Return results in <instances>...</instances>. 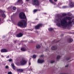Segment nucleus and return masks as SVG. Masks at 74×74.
Wrapping results in <instances>:
<instances>
[{"label": "nucleus", "instance_id": "28", "mask_svg": "<svg viewBox=\"0 0 74 74\" xmlns=\"http://www.w3.org/2000/svg\"><path fill=\"white\" fill-rule=\"evenodd\" d=\"M8 74H12V73H11V72H8Z\"/></svg>", "mask_w": 74, "mask_h": 74}, {"label": "nucleus", "instance_id": "8", "mask_svg": "<svg viewBox=\"0 0 74 74\" xmlns=\"http://www.w3.org/2000/svg\"><path fill=\"white\" fill-rule=\"evenodd\" d=\"M23 36V34L22 33H20L18 34H17L16 35V36L17 37H22Z\"/></svg>", "mask_w": 74, "mask_h": 74}, {"label": "nucleus", "instance_id": "14", "mask_svg": "<svg viewBox=\"0 0 74 74\" xmlns=\"http://www.w3.org/2000/svg\"><path fill=\"white\" fill-rule=\"evenodd\" d=\"M73 40L72 39H69L68 40V42H73Z\"/></svg>", "mask_w": 74, "mask_h": 74}, {"label": "nucleus", "instance_id": "10", "mask_svg": "<svg viewBox=\"0 0 74 74\" xmlns=\"http://www.w3.org/2000/svg\"><path fill=\"white\" fill-rule=\"evenodd\" d=\"M8 51L7 50L5 49H3L1 50V52L3 53V52H8Z\"/></svg>", "mask_w": 74, "mask_h": 74}, {"label": "nucleus", "instance_id": "34", "mask_svg": "<svg viewBox=\"0 0 74 74\" xmlns=\"http://www.w3.org/2000/svg\"><path fill=\"white\" fill-rule=\"evenodd\" d=\"M58 0H54V1H55V2H56V1H57Z\"/></svg>", "mask_w": 74, "mask_h": 74}, {"label": "nucleus", "instance_id": "23", "mask_svg": "<svg viewBox=\"0 0 74 74\" xmlns=\"http://www.w3.org/2000/svg\"><path fill=\"white\" fill-rule=\"evenodd\" d=\"M54 62L55 61L54 60H51L50 62L51 63H54Z\"/></svg>", "mask_w": 74, "mask_h": 74}, {"label": "nucleus", "instance_id": "29", "mask_svg": "<svg viewBox=\"0 0 74 74\" xmlns=\"http://www.w3.org/2000/svg\"><path fill=\"white\" fill-rule=\"evenodd\" d=\"M9 62H11V61H12V59H10L9 60Z\"/></svg>", "mask_w": 74, "mask_h": 74}, {"label": "nucleus", "instance_id": "24", "mask_svg": "<svg viewBox=\"0 0 74 74\" xmlns=\"http://www.w3.org/2000/svg\"><path fill=\"white\" fill-rule=\"evenodd\" d=\"M36 58V55H33V58L34 59H35Z\"/></svg>", "mask_w": 74, "mask_h": 74}, {"label": "nucleus", "instance_id": "21", "mask_svg": "<svg viewBox=\"0 0 74 74\" xmlns=\"http://www.w3.org/2000/svg\"><path fill=\"white\" fill-rule=\"evenodd\" d=\"M36 48H40V45H37L36 46Z\"/></svg>", "mask_w": 74, "mask_h": 74}, {"label": "nucleus", "instance_id": "37", "mask_svg": "<svg viewBox=\"0 0 74 74\" xmlns=\"http://www.w3.org/2000/svg\"><path fill=\"white\" fill-rule=\"evenodd\" d=\"M11 19L12 21V17H11Z\"/></svg>", "mask_w": 74, "mask_h": 74}, {"label": "nucleus", "instance_id": "39", "mask_svg": "<svg viewBox=\"0 0 74 74\" xmlns=\"http://www.w3.org/2000/svg\"><path fill=\"white\" fill-rule=\"evenodd\" d=\"M45 14H46V13H44Z\"/></svg>", "mask_w": 74, "mask_h": 74}, {"label": "nucleus", "instance_id": "18", "mask_svg": "<svg viewBox=\"0 0 74 74\" xmlns=\"http://www.w3.org/2000/svg\"><path fill=\"white\" fill-rule=\"evenodd\" d=\"M21 50L22 51H26V49L24 48H21Z\"/></svg>", "mask_w": 74, "mask_h": 74}, {"label": "nucleus", "instance_id": "38", "mask_svg": "<svg viewBox=\"0 0 74 74\" xmlns=\"http://www.w3.org/2000/svg\"><path fill=\"white\" fill-rule=\"evenodd\" d=\"M26 0V1H29V0Z\"/></svg>", "mask_w": 74, "mask_h": 74}, {"label": "nucleus", "instance_id": "1", "mask_svg": "<svg viewBox=\"0 0 74 74\" xmlns=\"http://www.w3.org/2000/svg\"><path fill=\"white\" fill-rule=\"evenodd\" d=\"M66 14L63 13L62 15L58 16L56 19L55 20V22L57 23L56 25L58 26H62L64 28H66L68 26H72L73 23H74V19L72 21H71L72 19V18L66 16L63 18V16H66Z\"/></svg>", "mask_w": 74, "mask_h": 74}, {"label": "nucleus", "instance_id": "7", "mask_svg": "<svg viewBox=\"0 0 74 74\" xmlns=\"http://www.w3.org/2000/svg\"><path fill=\"white\" fill-rule=\"evenodd\" d=\"M38 62L39 63H42L44 62V60L40 59H39L38 60Z\"/></svg>", "mask_w": 74, "mask_h": 74}, {"label": "nucleus", "instance_id": "31", "mask_svg": "<svg viewBox=\"0 0 74 74\" xmlns=\"http://www.w3.org/2000/svg\"><path fill=\"white\" fill-rule=\"evenodd\" d=\"M33 42V41L32 40H31L30 41V42Z\"/></svg>", "mask_w": 74, "mask_h": 74}, {"label": "nucleus", "instance_id": "25", "mask_svg": "<svg viewBox=\"0 0 74 74\" xmlns=\"http://www.w3.org/2000/svg\"><path fill=\"white\" fill-rule=\"evenodd\" d=\"M16 9V8H15V7H14L13 8V10H15Z\"/></svg>", "mask_w": 74, "mask_h": 74}, {"label": "nucleus", "instance_id": "36", "mask_svg": "<svg viewBox=\"0 0 74 74\" xmlns=\"http://www.w3.org/2000/svg\"><path fill=\"white\" fill-rule=\"evenodd\" d=\"M1 22V18H0V22Z\"/></svg>", "mask_w": 74, "mask_h": 74}, {"label": "nucleus", "instance_id": "12", "mask_svg": "<svg viewBox=\"0 0 74 74\" xmlns=\"http://www.w3.org/2000/svg\"><path fill=\"white\" fill-rule=\"evenodd\" d=\"M49 1L50 2V3H52V4H54V5H55V4H56V3H55V2H53V1H52V0H49Z\"/></svg>", "mask_w": 74, "mask_h": 74}, {"label": "nucleus", "instance_id": "17", "mask_svg": "<svg viewBox=\"0 0 74 74\" xmlns=\"http://www.w3.org/2000/svg\"><path fill=\"white\" fill-rule=\"evenodd\" d=\"M55 48V46H54L51 47V49L52 50H54Z\"/></svg>", "mask_w": 74, "mask_h": 74}, {"label": "nucleus", "instance_id": "5", "mask_svg": "<svg viewBox=\"0 0 74 74\" xmlns=\"http://www.w3.org/2000/svg\"><path fill=\"white\" fill-rule=\"evenodd\" d=\"M32 3L35 5H38L39 4L38 0H32Z\"/></svg>", "mask_w": 74, "mask_h": 74}, {"label": "nucleus", "instance_id": "27", "mask_svg": "<svg viewBox=\"0 0 74 74\" xmlns=\"http://www.w3.org/2000/svg\"><path fill=\"white\" fill-rule=\"evenodd\" d=\"M30 70H33V68H32V67H30Z\"/></svg>", "mask_w": 74, "mask_h": 74}, {"label": "nucleus", "instance_id": "2", "mask_svg": "<svg viewBox=\"0 0 74 74\" xmlns=\"http://www.w3.org/2000/svg\"><path fill=\"white\" fill-rule=\"evenodd\" d=\"M18 25L21 27H25L26 26V22L24 20L20 21L18 23Z\"/></svg>", "mask_w": 74, "mask_h": 74}, {"label": "nucleus", "instance_id": "40", "mask_svg": "<svg viewBox=\"0 0 74 74\" xmlns=\"http://www.w3.org/2000/svg\"><path fill=\"white\" fill-rule=\"evenodd\" d=\"M57 15H58V14H57Z\"/></svg>", "mask_w": 74, "mask_h": 74}, {"label": "nucleus", "instance_id": "32", "mask_svg": "<svg viewBox=\"0 0 74 74\" xmlns=\"http://www.w3.org/2000/svg\"><path fill=\"white\" fill-rule=\"evenodd\" d=\"M9 56H7V57H6V58H9Z\"/></svg>", "mask_w": 74, "mask_h": 74}, {"label": "nucleus", "instance_id": "30", "mask_svg": "<svg viewBox=\"0 0 74 74\" xmlns=\"http://www.w3.org/2000/svg\"><path fill=\"white\" fill-rule=\"evenodd\" d=\"M29 65H31V63L30 62H29Z\"/></svg>", "mask_w": 74, "mask_h": 74}, {"label": "nucleus", "instance_id": "19", "mask_svg": "<svg viewBox=\"0 0 74 74\" xmlns=\"http://www.w3.org/2000/svg\"><path fill=\"white\" fill-rule=\"evenodd\" d=\"M60 56L59 55L57 56V60H58V59H59L60 58Z\"/></svg>", "mask_w": 74, "mask_h": 74}, {"label": "nucleus", "instance_id": "15", "mask_svg": "<svg viewBox=\"0 0 74 74\" xmlns=\"http://www.w3.org/2000/svg\"><path fill=\"white\" fill-rule=\"evenodd\" d=\"M40 10L35 9L34 10L33 12H37V11H40Z\"/></svg>", "mask_w": 74, "mask_h": 74}, {"label": "nucleus", "instance_id": "3", "mask_svg": "<svg viewBox=\"0 0 74 74\" xmlns=\"http://www.w3.org/2000/svg\"><path fill=\"white\" fill-rule=\"evenodd\" d=\"M26 59L25 58H22L21 60L20 61L19 63H18V64H20V65H21L22 66H23L26 64Z\"/></svg>", "mask_w": 74, "mask_h": 74}, {"label": "nucleus", "instance_id": "9", "mask_svg": "<svg viewBox=\"0 0 74 74\" xmlns=\"http://www.w3.org/2000/svg\"><path fill=\"white\" fill-rule=\"evenodd\" d=\"M70 7H72L74 5V3L73 2H71L69 4Z\"/></svg>", "mask_w": 74, "mask_h": 74}, {"label": "nucleus", "instance_id": "13", "mask_svg": "<svg viewBox=\"0 0 74 74\" xmlns=\"http://www.w3.org/2000/svg\"><path fill=\"white\" fill-rule=\"evenodd\" d=\"M17 71H20V72H22L23 71V69H17Z\"/></svg>", "mask_w": 74, "mask_h": 74}, {"label": "nucleus", "instance_id": "16", "mask_svg": "<svg viewBox=\"0 0 74 74\" xmlns=\"http://www.w3.org/2000/svg\"><path fill=\"white\" fill-rule=\"evenodd\" d=\"M3 16V18L5 17V15L4 14H2L0 16Z\"/></svg>", "mask_w": 74, "mask_h": 74}, {"label": "nucleus", "instance_id": "11", "mask_svg": "<svg viewBox=\"0 0 74 74\" xmlns=\"http://www.w3.org/2000/svg\"><path fill=\"white\" fill-rule=\"evenodd\" d=\"M11 65L12 67L14 70H15V69H16V67L15 66H14V64L13 63Z\"/></svg>", "mask_w": 74, "mask_h": 74}, {"label": "nucleus", "instance_id": "33", "mask_svg": "<svg viewBox=\"0 0 74 74\" xmlns=\"http://www.w3.org/2000/svg\"><path fill=\"white\" fill-rule=\"evenodd\" d=\"M68 66L69 65H67L65 66V67H68Z\"/></svg>", "mask_w": 74, "mask_h": 74}, {"label": "nucleus", "instance_id": "35", "mask_svg": "<svg viewBox=\"0 0 74 74\" xmlns=\"http://www.w3.org/2000/svg\"><path fill=\"white\" fill-rule=\"evenodd\" d=\"M32 23H35V22H32Z\"/></svg>", "mask_w": 74, "mask_h": 74}, {"label": "nucleus", "instance_id": "26", "mask_svg": "<svg viewBox=\"0 0 74 74\" xmlns=\"http://www.w3.org/2000/svg\"><path fill=\"white\" fill-rule=\"evenodd\" d=\"M5 68L6 69H8V68H9V67H8V66H5Z\"/></svg>", "mask_w": 74, "mask_h": 74}, {"label": "nucleus", "instance_id": "6", "mask_svg": "<svg viewBox=\"0 0 74 74\" xmlns=\"http://www.w3.org/2000/svg\"><path fill=\"white\" fill-rule=\"evenodd\" d=\"M42 26V25L41 24H39L38 25L35 27V29H38L40 27Z\"/></svg>", "mask_w": 74, "mask_h": 74}, {"label": "nucleus", "instance_id": "20", "mask_svg": "<svg viewBox=\"0 0 74 74\" xmlns=\"http://www.w3.org/2000/svg\"><path fill=\"white\" fill-rule=\"evenodd\" d=\"M53 30V29L52 28H49L48 29V30H49V31H52V30Z\"/></svg>", "mask_w": 74, "mask_h": 74}, {"label": "nucleus", "instance_id": "4", "mask_svg": "<svg viewBox=\"0 0 74 74\" xmlns=\"http://www.w3.org/2000/svg\"><path fill=\"white\" fill-rule=\"evenodd\" d=\"M19 17L21 19H26V18L25 13L22 12L20 13L19 14Z\"/></svg>", "mask_w": 74, "mask_h": 74}, {"label": "nucleus", "instance_id": "22", "mask_svg": "<svg viewBox=\"0 0 74 74\" xmlns=\"http://www.w3.org/2000/svg\"><path fill=\"white\" fill-rule=\"evenodd\" d=\"M18 2L19 3H21V4H22V3L23 2V1H22V0H18Z\"/></svg>", "mask_w": 74, "mask_h": 74}]
</instances>
